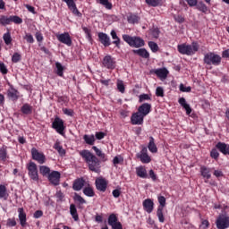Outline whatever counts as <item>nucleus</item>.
Listing matches in <instances>:
<instances>
[{
	"mask_svg": "<svg viewBox=\"0 0 229 229\" xmlns=\"http://www.w3.org/2000/svg\"><path fill=\"white\" fill-rule=\"evenodd\" d=\"M21 110L25 115H30L33 113V106H30L29 104H24Z\"/></svg>",
	"mask_w": 229,
	"mask_h": 229,
	"instance_id": "obj_33",
	"label": "nucleus"
},
{
	"mask_svg": "<svg viewBox=\"0 0 229 229\" xmlns=\"http://www.w3.org/2000/svg\"><path fill=\"white\" fill-rule=\"evenodd\" d=\"M195 6L197 10H199V12H201L202 13H208V12H210V9H208L207 4H205L203 1L199 2Z\"/></svg>",
	"mask_w": 229,
	"mask_h": 229,
	"instance_id": "obj_28",
	"label": "nucleus"
},
{
	"mask_svg": "<svg viewBox=\"0 0 229 229\" xmlns=\"http://www.w3.org/2000/svg\"><path fill=\"white\" fill-rule=\"evenodd\" d=\"M211 157L212 158H218L219 157V152L217 149L211 150Z\"/></svg>",
	"mask_w": 229,
	"mask_h": 229,
	"instance_id": "obj_64",
	"label": "nucleus"
},
{
	"mask_svg": "<svg viewBox=\"0 0 229 229\" xmlns=\"http://www.w3.org/2000/svg\"><path fill=\"white\" fill-rule=\"evenodd\" d=\"M83 139L86 144H89V146H94V142H96V137L94 136V134H85L83 136Z\"/></svg>",
	"mask_w": 229,
	"mask_h": 229,
	"instance_id": "obj_30",
	"label": "nucleus"
},
{
	"mask_svg": "<svg viewBox=\"0 0 229 229\" xmlns=\"http://www.w3.org/2000/svg\"><path fill=\"white\" fill-rule=\"evenodd\" d=\"M0 72L2 74H8V68H6V65L3 62H0Z\"/></svg>",
	"mask_w": 229,
	"mask_h": 229,
	"instance_id": "obj_54",
	"label": "nucleus"
},
{
	"mask_svg": "<svg viewBox=\"0 0 229 229\" xmlns=\"http://www.w3.org/2000/svg\"><path fill=\"white\" fill-rule=\"evenodd\" d=\"M210 171H212V169H210L207 166L200 167V174L206 180H210V178H212V174H210Z\"/></svg>",
	"mask_w": 229,
	"mask_h": 229,
	"instance_id": "obj_22",
	"label": "nucleus"
},
{
	"mask_svg": "<svg viewBox=\"0 0 229 229\" xmlns=\"http://www.w3.org/2000/svg\"><path fill=\"white\" fill-rule=\"evenodd\" d=\"M228 146H229V145H227V144H225V143H223V142H218V143L216 144L217 149H219V151H220L221 153H223L224 155H226V153H227V151H228Z\"/></svg>",
	"mask_w": 229,
	"mask_h": 229,
	"instance_id": "obj_36",
	"label": "nucleus"
},
{
	"mask_svg": "<svg viewBox=\"0 0 229 229\" xmlns=\"http://www.w3.org/2000/svg\"><path fill=\"white\" fill-rule=\"evenodd\" d=\"M55 37L59 42H61L62 44H65V46H68V47H71L72 46V38H71V35H69V32L56 34Z\"/></svg>",
	"mask_w": 229,
	"mask_h": 229,
	"instance_id": "obj_10",
	"label": "nucleus"
},
{
	"mask_svg": "<svg viewBox=\"0 0 229 229\" xmlns=\"http://www.w3.org/2000/svg\"><path fill=\"white\" fill-rule=\"evenodd\" d=\"M102 65L106 67V69H115V59H114L111 55H106L102 61Z\"/></svg>",
	"mask_w": 229,
	"mask_h": 229,
	"instance_id": "obj_13",
	"label": "nucleus"
},
{
	"mask_svg": "<svg viewBox=\"0 0 229 229\" xmlns=\"http://www.w3.org/2000/svg\"><path fill=\"white\" fill-rule=\"evenodd\" d=\"M148 151H150V153H157L158 152L157 144H155V139L152 136L149 137V142H148Z\"/></svg>",
	"mask_w": 229,
	"mask_h": 229,
	"instance_id": "obj_26",
	"label": "nucleus"
},
{
	"mask_svg": "<svg viewBox=\"0 0 229 229\" xmlns=\"http://www.w3.org/2000/svg\"><path fill=\"white\" fill-rule=\"evenodd\" d=\"M52 128H54L57 133H60V135H64V130H65L64 120L56 117L52 123Z\"/></svg>",
	"mask_w": 229,
	"mask_h": 229,
	"instance_id": "obj_11",
	"label": "nucleus"
},
{
	"mask_svg": "<svg viewBox=\"0 0 229 229\" xmlns=\"http://www.w3.org/2000/svg\"><path fill=\"white\" fill-rule=\"evenodd\" d=\"M8 158V152L6 151L5 148H0V160H6Z\"/></svg>",
	"mask_w": 229,
	"mask_h": 229,
	"instance_id": "obj_44",
	"label": "nucleus"
},
{
	"mask_svg": "<svg viewBox=\"0 0 229 229\" xmlns=\"http://www.w3.org/2000/svg\"><path fill=\"white\" fill-rule=\"evenodd\" d=\"M18 217H19L21 226H22V228L26 227V225H28V223H27L26 213L24 212V208H18Z\"/></svg>",
	"mask_w": 229,
	"mask_h": 229,
	"instance_id": "obj_17",
	"label": "nucleus"
},
{
	"mask_svg": "<svg viewBox=\"0 0 229 229\" xmlns=\"http://www.w3.org/2000/svg\"><path fill=\"white\" fill-rule=\"evenodd\" d=\"M150 35L154 38H158L159 35H160V30H158V28H154L150 30Z\"/></svg>",
	"mask_w": 229,
	"mask_h": 229,
	"instance_id": "obj_50",
	"label": "nucleus"
},
{
	"mask_svg": "<svg viewBox=\"0 0 229 229\" xmlns=\"http://www.w3.org/2000/svg\"><path fill=\"white\" fill-rule=\"evenodd\" d=\"M83 194L85 196H88V198H94V189H92V187H90V185L88 184V186H86L83 189Z\"/></svg>",
	"mask_w": 229,
	"mask_h": 229,
	"instance_id": "obj_34",
	"label": "nucleus"
},
{
	"mask_svg": "<svg viewBox=\"0 0 229 229\" xmlns=\"http://www.w3.org/2000/svg\"><path fill=\"white\" fill-rule=\"evenodd\" d=\"M138 112L143 114L144 117L151 112V104L144 103L139 108Z\"/></svg>",
	"mask_w": 229,
	"mask_h": 229,
	"instance_id": "obj_19",
	"label": "nucleus"
},
{
	"mask_svg": "<svg viewBox=\"0 0 229 229\" xmlns=\"http://www.w3.org/2000/svg\"><path fill=\"white\" fill-rule=\"evenodd\" d=\"M132 53L141 56V58H149V52L146 48H140L138 50H132Z\"/></svg>",
	"mask_w": 229,
	"mask_h": 229,
	"instance_id": "obj_29",
	"label": "nucleus"
},
{
	"mask_svg": "<svg viewBox=\"0 0 229 229\" xmlns=\"http://www.w3.org/2000/svg\"><path fill=\"white\" fill-rule=\"evenodd\" d=\"M58 76H64V66L60 63H55Z\"/></svg>",
	"mask_w": 229,
	"mask_h": 229,
	"instance_id": "obj_48",
	"label": "nucleus"
},
{
	"mask_svg": "<svg viewBox=\"0 0 229 229\" xmlns=\"http://www.w3.org/2000/svg\"><path fill=\"white\" fill-rule=\"evenodd\" d=\"M179 104L181 105V106H182V108H184V110H186L187 115H191L192 108H191V106L187 104V101L185 100L184 98H179Z\"/></svg>",
	"mask_w": 229,
	"mask_h": 229,
	"instance_id": "obj_23",
	"label": "nucleus"
},
{
	"mask_svg": "<svg viewBox=\"0 0 229 229\" xmlns=\"http://www.w3.org/2000/svg\"><path fill=\"white\" fill-rule=\"evenodd\" d=\"M131 124H142L144 123V115L139 113H134L131 118Z\"/></svg>",
	"mask_w": 229,
	"mask_h": 229,
	"instance_id": "obj_18",
	"label": "nucleus"
},
{
	"mask_svg": "<svg viewBox=\"0 0 229 229\" xmlns=\"http://www.w3.org/2000/svg\"><path fill=\"white\" fill-rule=\"evenodd\" d=\"M136 157L142 164H149V162H151V157L148 154V148L146 147H143L141 150L136 154Z\"/></svg>",
	"mask_w": 229,
	"mask_h": 229,
	"instance_id": "obj_9",
	"label": "nucleus"
},
{
	"mask_svg": "<svg viewBox=\"0 0 229 229\" xmlns=\"http://www.w3.org/2000/svg\"><path fill=\"white\" fill-rule=\"evenodd\" d=\"M155 208V203L151 199H147L143 200V209L148 214H151L153 212V209Z\"/></svg>",
	"mask_w": 229,
	"mask_h": 229,
	"instance_id": "obj_15",
	"label": "nucleus"
},
{
	"mask_svg": "<svg viewBox=\"0 0 229 229\" xmlns=\"http://www.w3.org/2000/svg\"><path fill=\"white\" fill-rule=\"evenodd\" d=\"M35 37L36 40H38V42H42V40H44V36H42V33L40 32H36Z\"/></svg>",
	"mask_w": 229,
	"mask_h": 229,
	"instance_id": "obj_63",
	"label": "nucleus"
},
{
	"mask_svg": "<svg viewBox=\"0 0 229 229\" xmlns=\"http://www.w3.org/2000/svg\"><path fill=\"white\" fill-rule=\"evenodd\" d=\"M148 47L151 49L152 53L158 51V45L153 41L148 42Z\"/></svg>",
	"mask_w": 229,
	"mask_h": 229,
	"instance_id": "obj_47",
	"label": "nucleus"
},
{
	"mask_svg": "<svg viewBox=\"0 0 229 229\" xmlns=\"http://www.w3.org/2000/svg\"><path fill=\"white\" fill-rule=\"evenodd\" d=\"M111 227L112 229H123V225L121 224V222L118 221L113 224Z\"/></svg>",
	"mask_w": 229,
	"mask_h": 229,
	"instance_id": "obj_62",
	"label": "nucleus"
},
{
	"mask_svg": "<svg viewBox=\"0 0 229 229\" xmlns=\"http://www.w3.org/2000/svg\"><path fill=\"white\" fill-rule=\"evenodd\" d=\"M136 174L140 178H148V171H146V167L142 165L136 167Z\"/></svg>",
	"mask_w": 229,
	"mask_h": 229,
	"instance_id": "obj_25",
	"label": "nucleus"
},
{
	"mask_svg": "<svg viewBox=\"0 0 229 229\" xmlns=\"http://www.w3.org/2000/svg\"><path fill=\"white\" fill-rule=\"evenodd\" d=\"M117 222H118V219H117V216H115V214H111L108 216L107 223H108L109 226H112L113 225H114V223H117Z\"/></svg>",
	"mask_w": 229,
	"mask_h": 229,
	"instance_id": "obj_40",
	"label": "nucleus"
},
{
	"mask_svg": "<svg viewBox=\"0 0 229 229\" xmlns=\"http://www.w3.org/2000/svg\"><path fill=\"white\" fill-rule=\"evenodd\" d=\"M106 181L105 179H97L96 180V187L98 191H100L101 192H105L106 191Z\"/></svg>",
	"mask_w": 229,
	"mask_h": 229,
	"instance_id": "obj_20",
	"label": "nucleus"
},
{
	"mask_svg": "<svg viewBox=\"0 0 229 229\" xmlns=\"http://www.w3.org/2000/svg\"><path fill=\"white\" fill-rule=\"evenodd\" d=\"M174 21H176V22H179L180 24L185 21V18H183L182 15H174Z\"/></svg>",
	"mask_w": 229,
	"mask_h": 229,
	"instance_id": "obj_58",
	"label": "nucleus"
},
{
	"mask_svg": "<svg viewBox=\"0 0 229 229\" xmlns=\"http://www.w3.org/2000/svg\"><path fill=\"white\" fill-rule=\"evenodd\" d=\"M31 156L33 160H36V162L39 164H46V156L44 153L38 151L37 148H33L31 149Z\"/></svg>",
	"mask_w": 229,
	"mask_h": 229,
	"instance_id": "obj_12",
	"label": "nucleus"
},
{
	"mask_svg": "<svg viewBox=\"0 0 229 229\" xmlns=\"http://www.w3.org/2000/svg\"><path fill=\"white\" fill-rule=\"evenodd\" d=\"M155 74H157V76H158V78H160L161 80H165V78H167V75L169 74V71H167V69L165 68H160L155 70Z\"/></svg>",
	"mask_w": 229,
	"mask_h": 229,
	"instance_id": "obj_24",
	"label": "nucleus"
},
{
	"mask_svg": "<svg viewBox=\"0 0 229 229\" xmlns=\"http://www.w3.org/2000/svg\"><path fill=\"white\" fill-rule=\"evenodd\" d=\"M179 89L181 92H191V87H184L183 84H180Z\"/></svg>",
	"mask_w": 229,
	"mask_h": 229,
	"instance_id": "obj_59",
	"label": "nucleus"
},
{
	"mask_svg": "<svg viewBox=\"0 0 229 229\" xmlns=\"http://www.w3.org/2000/svg\"><path fill=\"white\" fill-rule=\"evenodd\" d=\"M6 197V186L0 184V198Z\"/></svg>",
	"mask_w": 229,
	"mask_h": 229,
	"instance_id": "obj_55",
	"label": "nucleus"
},
{
	"mask_svg": "<svg viewBox=\"0 0 229 229\" xmlns=\"http://www.w3.org/2000/svg\"><path fill=\"white\" fill-rule=\"evenodd\" d=\"M3 39L6 46H10V44H12V35L10 32L4 33Z\"/></svg>",
	"mask_w": 229,
	"mask_h": 229,
	"instance_id": "obj_43",
	"label": "nucleus"
},
{
	"mask_svg": "<svg viewBox=\"0 0 229 229\" xmlns=\"http://www.w3.org/2000/svg\"><path fill=\"white\" fill-rule=\"evenodd\" d=\"M27 169L29 171V176L34 182H38V170L37 169V164L30 162Z\"/></svg>",
	"mask_w": 229,
	"mask_h": 229,
	"instance_id": "obj_7",
	"label": "nucleus"
},
{
	"mask_svg": "<svg viewBox=\"0 0 229 229\" xmlns=\"http://www.w3.org/2000/svg\"><path fill=\"white\" fill-rule=\"evenodd\" d=\"M147 4H148V6H153V7H157V6H160V4H162V1L161 0H145Z\"/></svg>",
	"mask_w": 229,
	"mask_h": 229,
	"instance_id": "obj_41",
	"label": "nucleus"
},
{
	"mask_svg": "<svg viewBox=\"0 0 229 229\" xmlns=\"http://www.w3.org/2000/svg\"><path fill=\"white\" fill-rule=\"evenodd\" d=\"M92 149L95 151L97 157H99L102 162H106V155H105L101 149L98 148L96 146H93Z\"/></svg>",
	"mask_w": 229,
	"mask_h": 229,
	"instance_id": "obj_32",
	"label": "nucleus"
},
{
	"mask_svg": "<svg viewBox=\"0 0 229 229\" xmlns=\"http://www.w3.org/2000/svg\"><path fill=\"white\" fill-rule=\"evenodd\" d=\"M82 30L86 35V38H88L89 42H92V35L90 34V30L87 27H82Z\"/></svg>",
	"mask_w": 229,
	"mask_h": 229,
	"instance_id": "obj_46",
	"label": "nucleus"
},
{
	"mask_svg": "<svg viewBox=\"0 0 229 229\" xmlns=\"http://www.w3.org/2000/svg\"><path fill=\"white\" fill-rule=\"evenodd\" d=\"M112 38L114 39L113 44L116 46V47H120L121 46V38H119V36H117V32L115 30H111L110 33Z\"/></svg>",
	"mask_w": 229,
	"mask_h": 229,
	"instance_id": "obj_31",
	"label": "nucleus"
},
{
	"mask_svg": "<svg viewBox=\"0 0 229 229\" xmlns=\"http://www.w3.org/2000/svg\"><path fill=\"white\" fill-rule=\"evenodd\" d=\"M85 187V180L83 178H80L74 181L72 189L73 191H81Z\"/></svg>",
	"mask_w": 229,
	"mask_h": 229,
	"instance_id": "obj_21",
	"label": "nucleus"
},
{
	"mask_svg": "<svg viewBox=\"0 0 229 229\" xmlns=\"http://www.w3.org/2000/svg\"><path fill=\"white\" fill-rule=\"evenodd\" d=\"M8 97L11 98L13 101H17V99H19V96L17 95V89L10 88L8 90Z\"/></svg>",
	"mask_w": 229,
	"mask_h": 229,
	"instance_id": "obj_37",
	"label": "nucleus"
},
{
	"mask_svg": "<svg viewBox=\"0 0 229 229\" xmlns=\"http://www.w3.org/2000/svg\"><path fill=\"white\" fill-rule=\"evenodd\" d=\"M39 173L42 174V176H49V174H51V168L47 165H40Z\"/></svg>",
	"mask_w": 229,
	"mask_h": 229,
	"instance_id": "obj_35",
	"label": "nucleus"
},
{
	"mask_svg": "<svg viewBox=\"0 0 229 229\" xmlns=\"http://www.w3.org/2000/svg\"><path fill=\"white\" fill-rule=\"evenodd\" d=\"M156 96H157V98H164V88L157 87L156 89Z\"/></svg>",
	"mask_w": 229,
	"mask_h": 229,
	"instance_id": "obj_56",
	"label": "nucleus"
},
{
	"mask_svg": "<svg viewBox=\"0 0 229 229\" xmlns=\"http://www.w3.org/2000/svg\"><path fill=\"white\" fill-rule=\"evenodd\" d=\"M73 199L74 201H77L81 205H85V203H87V200H85V199H83V197H81V195L78 193L74 194Z\"/></svg>",
	"mask_w": 229,
	"mask_h": 229,
	"instance_id": "obj_42",
	"label": "nucleus"
},
{
	"mask_svg": "<svg viewBox=\"0 0 229 229\" xmlns=\"http://www.w3.org/2000/svg\"><path fill=\"white\" fill-rule=\"evenodd\" d=\"M157 200L159 206L157 210V216L158 217L159 223H164L165 221V217L164 216V207H165V197L159 196L157 197Z\"/></svg>",
	"mask_w": 229,
	"mask_h": 229,
	"instance_id": "obj_5",
	"label": "nucleus"
},
{
	"mask_svg": "<svg viewBox=\"0 0 229 229\" xmlns=\"http://www.w3.org/2000/svg\"><path fill=\"white\" fill-rule=\"evenodd\" d=\"M12 62L13 64H18V62H21V55L19 53H14L12 56Z\"/></svg>",
	"mask_w": 229,
	"mask_h": 229,
	"instance_id": "obj_52",
	"label": "nucleus"
},
{
	"mask_svg": "<svg viewBox=\"0 0 229 229\" xmlns=\"http://www.w3.org/2000/svg\"><path fill=\"white\" fill-rule=\"evenodd\" d=\"M177 50L180 55L192 56L193 55H196V53H198V51L199 50V45L198 44V42H192L191 45L183 43L177 46Z\"/></svg>",
	"mask_w": 229,
	"mask_h": 229,
	"instance_id": "obj_2",
	"label": "nucleus"
},
{
	"mask_svg": "<svg viewBox=\"0 0 229 229\" xmlns=\"http://www.w3.org/2000/svg\"><path fill=\"white\" fill-rule=\"evenodd\" d=\"M70 214L74 221H80V216H78V209L76 208V205H70Z\"/></svg>",
	"mask_w": 229,
	"mask_h": 229,
	"instance_id": "obj_27",
	"label": "nucleus"
},
{
	"mask_svg": "<svg viewBox=\"0 0 229 229\" xmlns=\"http://www.w3.org/2000/svg\"><path fill=\"white\" fill-rule=\"evenodd\" d=\"M216 225L217 229L229 228V216L225 214L219 215L216 218Z\"/></svg>",
	"mask_w": 229,
	"mask_h": 229,
	"instance_id": "obj_6",
	"label": "nucleus"
},
{
	"mask_svg": "<svg viewBox=\"0 0 229 229\" xmlns=\"http://www.w3.org/2000/svg\"><path fill=\"white\" fill-rule=\"evenodd\" d=\"M127 21L130 24H137L140 21L139 16L135 15V14H130L127 17Z\"/></svg>",
	"mask_w": 229,
	"mask_h": 229,
	"instance_id": "obj_38",
	"label": "nucleus"
},
{
	"mask_svg": "<svg viewBox=\"0 0 229 229\" xmlns=\"http://www.w3.org/2000/svg\"><path fill=\"white\" fill-rule=\"evenodd\" d=\"M63 3H66L69 10L72 12L73 15H77V17H81V13L78 10V7H76V3H74V0H62Z\"/></svg>",
	"mask_w": 229,
	"mask_h": 229,
	"instance_id": "obj_14",
	"label": "nucleus"
},
{
	"mask_svg": "<svg viewBox=\"0 0 229 229\" xmlns=\"http://www.w3.org/2000/svg\"><path fill=\"white\" fill-rule=\"evenodd\" d=\"M11 22H14V24H22V19L19 16H11Z\"/></svg>",
	"mask_w": 229,
	"mask_h": 229,
	"instance_id": "obj_53",
	"label": "nucleus"
},
{
	"mask_svg": "<svg viewBox=\"0 0 229 229\" xmlns=\"http://www.w3.org/2000/svg\"><path fill=\"white\" fill-rule=\"evenodd\" d=\"M10 22H12V16H10V17L1 16L0 17V24H2V26H6V25L10 24Z\"/></svg>",
	"mask_w": 229,
	"mask_h": 229,
	"instance_id": "obj_39",
	"label": "nucleus"
},
{
	"mask_svg": "<svg viewBox=\"0 0 229 229\" xmlns=\"http://www.w3.org/2000/svg\"><path fill=\"white\" fill-rule=\"evenodd\" d=\"M54 149H56V151H58L59 155H65V149H64V148L60 146V142L55 143Z\"/></svg>",
	"mask_w": 229,
	"mask_h": 229,
	"instance_id": "obj_45",
	"label": "nucleus"
},
{
	"mask_svg": "<svg viewBox=\"0 0 229 229\" xmlns=\"http://www.w3.org/2000/svg\"><path fill=\"white\" fill-rule=\"evenodd\" d=\"M60 178H62V174H60L58 171H52L47 175L48 182L55 187L60 185Z\"/></svg>",
	"mask_w": 229,
	"mask_h": 229,
	"instance_id": "obj_8",
	"label": "nucleus"
},
{
	"mask_svg": "<svg viewBox=\"0 0 229 229\" xmlns=\"http://www.w3.org/2000/svg\"><path fill=\"white\" fill-rule=\"evenodd\" d=\"M140 103H144V101H151V97L148 94L140 95Z\"/></svg>",
	"mask_w": 229,
	"mask_h": 229,
	"instance_id": "obj_51",
	"label": "nucleus"
},
{
	"mask_svg": "<svg viewBox=\"0 0 229 229\" xmlns=\"http://www.w3.org/2000/svg\"><path fill=\"white\" fill-rule=\"evenodd\" d=\"M98 38L99 42H101V44L104 45L105 47H108V46L112 44V42L110 41V36L105 32H99Z\"/></svg>",
	"mask_w": 229,
	"mask_h": 229,
	"instance_id": "obj_16",
	"label": "nucleus"
},
{
	"mask_svg": "<svg viewBox=\"0 0 229 229\" xmlns=\"http://www.w3.org/2000/svg\"><path fill=\"white\" fill-rule=\"evenodd\" d=\"M116 86H117V89L119 90V92H121L122 94H124V82H123V81H117V83H116Z\"/></svg>",
	"mask_w": 229,
	"mask_h": 229,
	"instance_id": "obj_49",
	"label": "nucleus"
},
{
	"mask_svg": "<svg viewBox=\"0 0 229 229\" xmlns=\"http://www.w3.org/2000/svg\"><path fill=\"white\" fill-rule=\"evenodd\" d=\"M124 42L128 43L131 47H142L144 46V39L139 37H131L128 34L123 35Z\"/></svg>",
	"mask_w": 229,
	"mask_h": 229,
	"instance_id": "obj_3",
	"label": "nucleus"
},
{
	"mask_svg": "<svg viewBox=\"0 0 229 229\" xmlns=\"http://www.w3.org/2000/svg\"><path fill=\"white\" fill-rule=\"evenodd\" d=\"M17 222L15 221V218H9L7 220V226H16Z\"/></svg>",
	"mask_w": 229,
	"mask_h": 229,
	"instance_id": "obj_60",
	"label": "nucleus"
},
{
	"mask_svg": "<svg viewBox=\"0 0 229 229\" xmlns=\"http://www.w3.org/2000/svg\"><path fill=\"white\" fill-rule=\"evenodd\" d=\"M80 155L88 165L89 171L93 173H101V161L92 152L87 149L80 151Z\"/></svg>",
	"mask_w": 229,
	"mask_h": 229,
	"instance_id": "obj_1",
	"label": "nucleus"
},
{
	"mask_svg": "<svg viewBox=\"0 0 229 229\" xmlns=\"http://www.w3.org/2000/svg\"><path fill=\"white\" fill-rule=\"evenodd\" d=\"M204 64H207V65H219L221 64V55L208 53L204 55Z\"/></svg>",
	"mask_w": 229,
	"mask_h": 229,
	"instance_id": "obj_4",
	"label": "nucleus"
},
{
	"mask_svg": "<svg viewBox=\"0 0 229 229\" xmlns=\"http://www.w3.org/2000/svg\"><path fill=\"white\" fill-rule=\"evenodd\" d=\"M24 38L27 42H29V44H33V42H35V39L31 34H26Z\"/></svg>",
	"mask_w": 229,
	"mask_h": 229,
	"instance_id": "obj_57",
	"label": "nucleus"
},
{
	"mask_svg": "<svg viewBox=\"0 0 229 229\" xmlns=\"http://www.w3.org/2000/svg\"><path fill=\"white\" fill-rule=\"evenodd\" d=\"M123 157L121 156L119 157H114L113 159V163L114 165H117V164H121V162H123Z\"/></svg>",
	"mask_w": 229,
	"mask_h": 229,
	"instance_id": "obj_61",
	"label": "nucleus"
}]
</instances>
